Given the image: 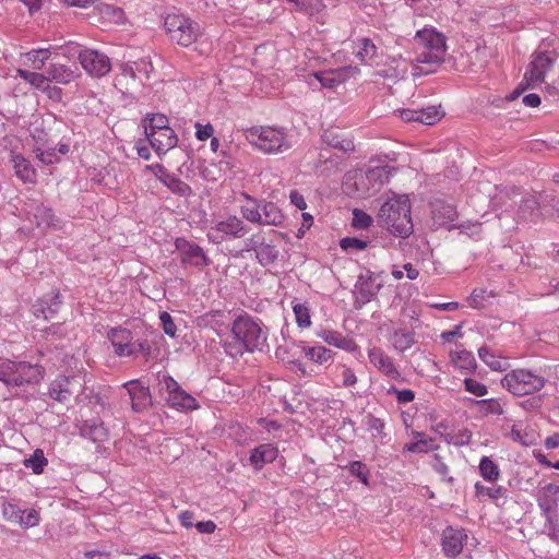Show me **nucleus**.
Instances as JSON below:
<instances>
[{
  "instance_id": "nucleus-1",
  "label": "nucleus",
  "mask_w": 559,
  "mask_h": 559,
  "mask_svg": "<svg viewBox=\"0 0 559 559\" xmlns=\"http://www.w3.org/2000/svg\"><path fill=\"white\" fill-rule=\"evenodd\" d=\"M234 340L224 343L225 353L237 358L245 353L262 350L266 345L269 330L263 322L248 313L239 314L231 325Z\"/></svg>"
},
{
  "instance_id": "nucleus-2",
  "label": "nucleus",
  "mask_w": 559,
  "mask_h": 559,
  "mask_svg": "<svg viewBox=\"0 0 559 559\" xmlns=\"http://www.w3.org/2000/svg\"><path fill=\"white\" fill-rule=\"evenodd\" d=\"M415 59L413 75H426L436 71L444 61L445 36L435 27L425 26L414 36Z\"/></svg>"
},
{
  "instance_id": "nucleus-3",
  "label": "nucleus",
  "mask_w": 559,
  "mask_h": 559,
  "mask_svg": "<svg viewBox=\"0 0 559 559\" xmlns=\"http://www.w3.org/2000/svg\"><path fill=\"white\" fill-rule=\"evenodd\" d=\"M378 222L393 236L407 238L414 229L411 201L406 194H393L380 207Z\"/></svg>"
},
{
  "instance_id": "nucleus-4",
  "label": "nucleus",
  "mask_w": 559,
  "mask_h": 559,
  "mask_svg": "<svg viewBox=\"0 0 559 559\" xmlns=\"http://www.w3.org/2000/svg\"><path fill=\"white\" fill-rule=\"evenodd\" d=\"M246 141L263 154L275 155L288 151L293 143L288 132L275 126H253L243 130Z\"/></svg>"
},
{
  "instance_id": "nucleus-5",
  "label": "nucleus",
  "mask_w": 559,
  "mask_h": 559,
  "mask_svg": "<svg viewBox=\"0 0 559 559\" xmlns=\"http://www.w3.org/2000/svg\"><path fill=\"white\" fill-rule=\"evenodd\" d=\"M45 377V369L38 364L25 360L0 359V381L8 388L38 384Z\"/></svg>"
},
{
  "instance_id": "nucleus-6",
  "label": "nucleus",
  "mask_w": 559,
  "mask_h": 559,
  "mask_svg": "<svg viewBox=\"0 0 559 559\" xmlns=\"http://www.w3.org/2000/svg\"><path fill=\"white\" fill-rule=\"evenodd\" d=\"M245 202L240 205V214L249 223L281 226L284 223L282 210L273 202L259 201L255 198L242 193Z\"/></svg>"
},
{
  "instance_id": "nucleus-7",
  "label": "nucleus",
  "mask_w": 559,
  "mask_h": 559,
  "mask_svg": "<svg viewBox=\"0 0 559 559\" xmlns=\"http://www.w3.org/2000/svg\"><path fill=\"white\" fill-rule=\"evenodd\" d=\"M171 41L189 47L201 36L200 25L183 14H167L164 22Z\"/></svg>"
},
{
  "instance_id": "nucleus-8",
  "label": "nucleus",
  "mask_w": 559,
  "mask_h": 559,
  "mask_svg": "<svg viewBox=\"0 0 559 559\" xmlns=\"http://www.w3.org/2000/svg\"><path fill=\"white\" fill-rule=\"evenodd\" d=\"M158 392L170 407L178 411H195L200 407L198 401L169 374L158 376Z\"/></svg>"
},
{
  "instance_id": "nucleus-9",
  "label": "nucleus",
  "mask_w": 559,
  "mask_h": 559,
  "mask_svg": "<svg viewBox=\"0 0 559 559\" xmlns=\"http://www.w3.org/2000/svg\"><path fill=\"white\" fill-rule=\"evenodd\" d=\"M63 49L64 55L70 57L78 53L79 61L82 68L91 75L95 78H102L106 75L111 69V62L107 55L94 50L83 49L81 50L79 45L68 43Z\"/></svg>"
},
{
  "instance_id": "nucleus-10",
  "label": "nucleus",
  "mask_w": 559,
  "mask_h": 559,
  "mask_svg": "<svg viewBox=\"0 0 559 559\" xmlns=\"http://www.w3.org/2000/svg\"><path fill=\"white\" fill-rule=\"evenodd\" d=\"M501 385L513 395L523 396L540 391L545 379L530 370L516 369L502 378Z\"/></svg>"
},
{
  "instance_id": "nucleus-11",
  "label": "nucleus",
  "mask_w": 559,
  "mask_h": 559,
  "mask_svg": "<svg viewBox=\"0 0 559 559\" xmlns=\"http://www.w3.org/2000/svg\"><path fill=\"white\" fill-rule=\"evenodd\" d=\"M108 338L114 347L115 354L119 357H131L139 353L150 354V346L145 341H133L130 330L117 328L111 329Z\"/></svg>"
},
{
  "instance_id": "nucleus-12",
  "label": "nucleus",
  "mask_w": 559,
  "mask_h": 559,
  "mask_svg": "<svg viewBox=\"0 0 559 559\" xmlns=\"http://www.w3.org/2000/svg\"><path fill=\"white\" fill-rule=\"evenodd\" d=\"M249 231V227L241 218L236 215H229L217 221L207 233L210 241L221 243L227 239L242 238Z\"/></svg>"
},
{
  "instance_id": "nucleus-13",
  "label": "nucleus",
  "mask_w": 559,
  "mask_h": 559,
  "mask_svg": "<svg viewBox=\"0 0 559 559\" xmlns=\"http://www.w3.org/2000/svg\"><path fill=\"white\" fill-rule=\"evenodd\" d=\"M245 250L254 251L258 262L262 266L273 264L278 258V250L276 246L267 240L264 231L252 234L245 240Z\"/></svg>"
},
{
  "instance_id": "nucleus-14",
  "label": "nucleus",
  "mask_w": 559,
  "mask_h": 559,
  "mask_svg": "<svg viewBox=\"0 0 559 559\" xmlns=\"http://www.w3.org/2000/svg\"><path fill=\"white\" fill-rule=\"evenodd\" d=\"M358 73L359 69L353 66L318 71L309 75L308 84L312 87H316L313 84V81H316L320 84L321 87L333 88L344 83L349 78L357 75Z\"/></svg>"
},
{
  "instance_id": "nucleus-15",
  "label": "nucleus",
  "mask_w": 559,
  "mask_h": 559,
  "mask_svg": "<svg viewBox=\"0 0 559 559\" xmlns=\"http://www.w3.org/2000/svg\"><path fill=\"white\" fill-rule=\"evenodd\" d=\"M175 248L179 253L182 265L200 269L210 264V259L206 257L203 249L193 241L182 237L177 238L175 240Z\"/></svg>"
},
{
  "instance_id": "nucleus-16",
  "label": "nucleus",
  "mask_w": 559,
  "mask_h": 559,
  "mask_svg": "<svg viewBox=\"0 0 559 559\" xmlns=\"http://www.w3.org/2000/svg\"><path fill=\"white\" fill-rule=\"evenodd\" d=\"M555 58L547 51H540L533 55V59L524 74V79L530 85L544 82L547 72L551 69Z\"/></svg>"
},
{
  "instance_id": "nucleus-17",
  "label": "nucleus",
  "mask_w": 559,
  "mask_h": 559,
  "mask_svg": "<svg viewBox=\"0 0 559 559\" xmlns=\"http://www.w3.org/2000/svg\"><path fill=\"white\" fill-rule=\"evenodd\" d=\"M467 540V533L464 528L448 526L442 532L441 546L442 551L448 558L457 557Z\"/></svg>"
},
{
  "instance_id": "nucleus-18",
  "label": "nucleus",
  "mask_w": 559,
  "mask_h": 559,
  "mask_svg": "<svg viewBox=\"0 0 559 559\" xmlns=\"http://www.w3.org/2000/svg\"><path fill=\"white\" fill-rule=\"evenodd\" d=\"M369 362L382 374L391 380L399 381L402 374L397 369L394 359L389 356L381 347H371L368 349Z\"/></svg>"
},
{
  "instance_id": "nucleus-19",
  "label": "nucleus",
  "mask_w": 559,
  "mask_h": 559,
  "mask_svg": "<svg viewBox=\"0 0 559 559\" xmlns=\"http://www.w3.org/2000/svg\"><path fill=\"white\" fill-rule=\"evenodd\" d=\"M432 217L436 224L439 226H447L449 225V228H459L462 233H467V229L472 226L474 228H479V224H471V223H462L459 225H452V223L457 217L456 209L452 204L448 203H437L432 211Z\"/></svg>"
},
{
  "instance_id": "nucleus-20",
  "label": "nucleus",
  "mask_w": 559,
  "mask_h": 559,
  "mask_svg": "<svg viewBox=\"0 0 559 559\" xmlns=\"http://www.w3.org/2000/svg\"><path fill=\"white\" fill-rule=\"evenodd\" d=\"M391 176V168L389 166H376L366 170L360 177L359 185L366 192L376 193L386 182Z\"/></svg>"
},
{
  "instance_id": "nucleus-21",
  "label": "nucleus",
  "mask_w": 559,
  "mask_h": 559,
  "mask_svg": "<svg viewBox=\"0 0 559 559\" xmlns=\"http://www.w3.org/2000/svg\"><path fill=\"white\" fill-rule=\"evenodd\" d=\"M127 389L132 409L135 413H140L148 408L152 404V396L150 393V389L143 384L139 380H130L123 384Z\"/></svg>"
},
{
  "instance_id": "nucleus-22",
  "label": "nucleus",
  "mask_w": 559,
  "mask_h": 559,
  "mask_svg": "<svg viewBox=\"0 0 559 559\" xmlns=\"http://www.w3.org/2000/svg\"><path fill=\"white\" fill-rule=\"evenodd\" d=\"M61 305L62 300L60 293L58 290H53L36 300L33 305V313L37 318L41 317L45 320H50L59 312Z\"/></svg>"
},
{
  "instance_id": "nucleus-23",
  "label": "nucleus",
  "mask_w": 559,
  "mask_h": 559,
  "mask_svg": "<svg viewBox=\"0 0 559 559\" xmlns=\"http://www.w3.org/2000/svg\"><path fill=\"white\" fill-rule=\"evenodd\" d=\"M152 148L158 156L166 154L177 145L178 138L174 129L153 131L146 136Z\"/></svg>"
},
{
  "instance_id": "nucleus-24",
  "label": "nucleus",
  "mask_w": 559,
  "mask_h": 559,
  "mask_svg": "<svg viewBox=\"0 0 559 559\" xmlns=\"http://www.w3.org/2000/svg\"><path fill=\"white\" fill-rule=\"evenodd\" d=\"M317 335L330 346H334L347 353H355L358 350V345L355 340L343 335L338 331L324 329L318 332Z\"/></svg>"
},
{
  "instance_id": "nucleus-25",
  "label": "nucleus",
  "mask_w": 559,
  "mask_h": 559,
  "mask_svg": "<svg viewBox=\"0 0 559 559\" xmlns=\"http://www.w3.org/2000/svg\"><path fill=\"white\" fill-rule=\"evenodd\" d=\"M74 382L73 377L56 378L49 385V396L61 403L69 401L74 393Z\"/></svg>"
},
{
  "instance_id": "nucleus-26",
  "label": "nucleus",
  "mask_w": 559,
  "mask_h": 559,
  "mask_svg": "<svg viewBox=\"0 0 559 559\" xmlns=\"http://www.w3.org/2000/svg\"><path fill=\"white\" fill-rule=\"evenodd\" d=\"M278 450L271 443H263L251 451L249 462L254 469L260 471L264 465L276 460Z\"/></svg>"
},
{
  "instance_id": "nucleus-27",
  "label": "nucleus",
  "mask_w": 559,
  "mask_h": 559,
  "mask_svg": "<svg viewBox=\"0 0 559 559\" xmlns=\"http://www.w3.org/2000/svg\"><path fill=\"white\" fill-rule=\"evenodd\" d=\"M11 162L13 164L15 176L24 183H35L37 179L36 169L31 162L21 154H13Z\"/></svg>"
},
{
  "instance_id": "nucleus-28",
  "label": "nucleus",
  "mask_w": 559,
  "mask_h": 559,
  "mask_svg": "<svg viewBox=\"0 0 559 559\" xmlns=\"http://www.w3.org/2000/svg\"><path fill=\"white\" fill-rule=\"evenodd\" d=\"M389 341L394 350L402 354L412 348L415 344V332L411 329L397 328L393 330Z\"/></svg>"
},
{
  "instance_id": "nucleus-29",
  "label": "nucleus",
  "mask_w": 559,
  "mask_h": 559,
  "mask_svg": "<svg viewBox=\"0 0 559 559\" xmlns=\"http://www.w3.org/2000/svg\"><path fill=\"white\" fill-rule=\"evenodd\" d=\"M80 435L93 442H103L107 439L108 432L99 419L93 418L82 423Z\"/></svg>"
},
{
  "instance_id": "nucleus-30",
  "label": "nucleus",
  "mask_w": 559,
  "mask_h": 559,
  "mask_svg": "<svg viewBox=\"0 0 559 559\" xmlns=\"http://www.w3.org/2000/svg\"><path fill=\"white\" fill-rule=\"evenodd\" d=\"M297 346L309 360L318 365H324L332 361L335 356L333 350L321 345L307 346L305 342H299Z\"/></svg>"
},
{
  "instance_id": "nucleus-31",
  "label": "nucleus",
  "mask_w": 559,
  "mask_h": 559,
  "mask_svg": "<svg viewBox=\"0 0 559 559\" xmlns=\"http://www.w3.org/2000/svg\"><path fill=\"white\" fill-rule=\"evenodd\" d=\"M354 55L362 64H371L378 55L374 43L367 37L357 38L354 41Z\"/></svg>"
},
{
  "instance_id": "nucleus-32",
  "label": "nucleus",
  "mask_w": 559,
  "mask_h": 559,
  "mask_svg": "<svg viewBox=\"0 0 559 559\" xmlns=\"http://www.w3.org/2000/svg\"><path fill=\"white\" fill-rule=\"evenodd\" d=\"M559 502V485L547 484L540 489L538 506L544 512H551Z\"/></svg>"
},
{
  "instance_id": "nucleus-33",
  "label": "nucleus",
  "mask_w": 559,
  "mask_h": 559,
  "mask_svg": "<svg viewBox=\"0 0 559 559\" xmlns=\"http://www.w3.org/2000/svg\"><path fill=\"white\" fill-rule=\"evenodd\" d=\"M47 75L49 78V82L53 81L58 84L66 85L74 81L79 74L75 70H72L64 64L51 63L47 69Z\"/></svg>"
},
{
  "instance_id": "nucleus-34",
  "label": "nucleus",
  "mask_w": 559,
  "mask_h": 559,
  "mask_svg": "<svg viewBox=\"0 0 559 559\" xmlns=\"http://www.w3.org/2000/svg\"><path fill=\"white\" fill-rule=\"evenodd\" d=\"M450 359L457 369L467 373L474 372L477 367L473 353L466 349L451 352Z\"/></svg>"
},
{
  "instance_id": "nucleus-35",
  "label": "nucleus",
  "mask_w": 559,
  "mask_h": 559,
  "mask_svg": "<svg viewBox=\"0 0 559 559\" xmlns=\"http://www.w3.org/2000/svg\"><path fill=\"white\" fill-rule=\"evenodd\" d=\"M478 356L479 359L486 364L491 370L495 371H504L508 369L509 364L508 361L497 355L490 347L488 346H481L478 348Z\"/></svg>"
},
{
  "instance_id": "nucleus-36",
  "label": "nucleus",
  "mask_w": 559,
  "mask_h": 559,
  "mask_svg": "<svg viewBox=\"0 0 559 559\" xmlns=\"http://www.w3.org/2000/svg\"><path fill=\"white\" fill-rule=\"evenodd\" d=\"M160 182L166 186L173 193L180 197H188L191 194V188L188 183L176 177L174 174L163 171L159 176Z\"/></svg>"
},
{
  "instance_id": "nucleus-37",
  "label": "nucleus",
  "mask_w": 559,
  "mask_h": 559,
  "mask_svg": "<svg viewBox=\"0 0 559 559\" xmlns=\"http://www.w3.org/2000/svg\"><path fill=\"white\" fill-rule=\"evenodd\" d=\"M145 136L157 130L170 129L169 119L163 114H147L143 119Z\"/></svg>"
},
{
  "instance_id": "nucleus-38",
  "label": "nucleus",
  "mask_w": 559,
  "mask_h": 559,
  "mask_svg": "<svg viewBox=\"0 0 559 559\" xmlns=\"http://www.w3.org/2000/svg\"><path fill=\"white\" fill-rule=\"evenodd\" d=\"M16 74L38 91L43 92L49 87L48 75L46 76L39 72H32L24 69H17Z\"/></svg>"
},
{
  "instance_id": "nucleus-39",
  "label": "nucleus",
  "mask_w": 559,
  "mask_h": 559,
  "mask_svg": "<svg viewBox=\"0 0 559 559\" xmlns=\"http://www.w3.org/2000/svg\"><path fill=\"white\" fill-rule=\"evenodd\" d=\"M382 285L377 283L372 277L362 278L358 281V293L361 299L367 302L378 295Z\"/></svg>"
},
{
  "instance_id": "nucleus-40",
  "label": "nucleus",
  "mask_w": 559,
  "mask_h": 559,
  "mask_svg": "<svg viewBox=\"0 0 559 559\" xmlns=\"http://www.w3.org/2000/svg\"><path fill=\"white\" fill-rule=\"evenodd\" d=\"M495 295L486 288H475L467 298L468 306L473 309H484Z\"/></svg>"
},
{
  "instance_id": "nucleus-41",
  "label": "nucleus",
  "mask_w": 559,
  "mask_h": 559,
  "mask_svg": "<svg viewBox=\"0 0 559 559\" xmlns=\"http://www.w3.org/2000/svg\"><path fill=\"white\" fill-rule=\"evenodd\" d=\"M364 424L368 431L371 432L373 439L383 440L385 437L384 427L385 423L381 418L367 414L364 418Z\"/></svg>"
},
{
  "instance_id": "nucleus-42",
  "label": "nucleus",
  "mask_w": 559,
  "mask_h": 559,
  "mask_svg": "<svg viewBox=\"0 0 559 559\" xmlns=\"http://www.w3.org/2000/svg\"><path fill=\"white\" fill-rule=\"evenodd\" d=\"M507 490L502 486H485L481 483L477 481L475 484V493L477 497H488L493 501H498L501 498L506 497Z\"/></svg>"
},
{
  "instance_id": "nucleus-43",
  "label": "nucleus",
  "mask_w": 559,
  "mask_h": 559,
  "mask_svg": "<svg viewBox=\"0 0 559 559\" xmlns=\"http://www.w3.org/2000/svg\"><path fill=\"white\" fill-rule=\"evenodd\" d=\"M438 448L439 445L435 443L432 438L425 437L424 439L406 443L403 451L412 453H427L429 451L437 450Z\"/></svg>"
},
{
  "instance_id": "nucleus-44",
  "label": "nucleus",
  "mask_w": 559,
  "mask_h": 559,
  "mask_svg": "<svg viewBox=\"0 0 559 559\" xmlns=\"http://www.w3.org/2000/svg\"><path fill=\"white\" fill-rule=\"evenodd\" d=\"M479 472L484 479L496 481L500 477L498 465L488 456H483L479 462Z\"/></svg>"
},
{
  "instance_id": "nucleus-45",
  "label": "nucleus",
  "mask_w": 559,
  "mask_h": 559,
  "mask_svg": "<svg viewBox=\"0 0 559 559\" xmlns=\"http://www.w3.org/2000/svg\"><path fill=\"white\" fill-rule=\"evenodd\" d=\"M47 464L48 460L45 457L41 449H36L28 459L24 460V466L31 468L37 475L44 472Z\"/></svg>"
},
{
  "instance_id": "nucleus-46",
  "label": "nucleus",
  "mask_w": 559,
  "mask_h": 559,
  "mask_svg": "<svg viewBox=\"0 0 559 559\" xmlns=\"http://www.w3.org/2000/svg\"><path fill=\"white\" fill-rule=\"evenodd\" d=\"M474 404L478 407L483 415H502L503 407L499 400L487 399V400H475Z\"/></svg>"
},
{
  "instance_id": "nucleus-47",
  "label": "nucleus",
  "mask_w": 559,
  "mask_h": 559,
  "mask_svg": "<svg viewBox=\"0 0 559 559\" xmlns=\"http://www.w3.org/2000/svg\"><path fill=\"white\" fill-rule=\"evenodd\" d=\"M34 217L36 219V224L38 227L46 228L55 226V215L52 213V210L45 206V205H38L35 209Z\"/></svg>"
},
{
  "instance_id": "nucleus-48",
  "label": "nucleus",
  "mask_w": 559,
  "mask_h": 559,
  "mask_svg": "<svg viewBox=\"0 0 559 559\" xmlns=\"http://www.w3.org/2000/svg\"><path fill=\"white\" fill-rule=\"evenodd\" d=\"M419 110V122L426 126L435 124L437 121H439L443 112L441 110L440 106H428L425 108H420Z\"/></svg>"
},
{
  "instance_id": "nucleus-49",
  "label": "nucleus",
  "mask_w": 559,
  "mask_h": 559,
  "mask_svg": "<svg viewBox=\"0 0 559 559\" xmlns=\"http://www.w3.org/2000/svg\"><path fill=\"white\" fill-rule=\"evenodd\" d=\"M346 468L352 476L358 478L365 486H369L370 469L365 463L353 461Z\"/></svg>"
},
{
  "instance_id": "nucleus-50",
  "label": "nucleus",
  "mask_w": 559,
  "mask_h": 559,
  "mask_svg": "<svg viewBox=\"0 0 559 559\" xmlns=\"http://www.w3.org/2000/svg\"><path fill=\"white\" fill-rule=\"evenodd\" d=\"M293 311L299 328L307 329L311 325L310 310L305 304L293 302Z\"/></svg>"
},
{
  "instance_id": "nucleus-51",
  "label": "nucleus",
  "mask_w": 559,
  "mask_h": 559,
  "mask_svg": "<svg viewBox=\"0 0 559 559\" xmlns=\"http://www.w3.org/2000/svg\"><path fill=\"white\" fill-rule=\"evenodd\" d=\"M49 57L50 50L47 48L33 49L26 53L27 60L32 62L33 68L36 70L43 69Z\"/></svg>"
},
{
  "instance_id": "nucleus-52",
  "label": "nucleus",
  "mask_w": 559,
  "mask_h": 559,
  "mask_svg": "<svg viewBox=\"0 0 559 559\" xmlns=\"http://www.w3.org/2000/svg\"><path fill=\"white\" fill-rule=\"evenodd\" d=\"M40 516L35 509L21 510L17 524L23 528L35 527L39 524Z\"/></svg>"
},
{
  "instance_id": "nucleus-53",
  "label": "nucleus",
  "mask_w": 559,
  "mask_h": 559,
  "mask_svg": "<svg viewBox=\"0 0 559 559\" xmlns=\"http://www.w3.org/2000/svg\"><path fill=\"white\" fill-rule=\"evenodd\" d=\"M289 3L294 4V10L297 12H302L307 14H313L314 12L320 10L322 7V0H316L317 3H313V0H286Z\"/></svg>"
},
{
  "instance_id": "nucleus-54",
  "label": "nucleus",
  "mask_w": 559,
  "mask_h": 559,
  "mask_svg": "<svg viewBox=\"0 0 559 559\" xmlns=\"http://www.w3.org/2000/svg\"><path fill=\"white\" fill-rule=\"evenodd\" d=\"M34 152L36 154L37 159L44 165L49 166L59 162L56 148L48 147L47 150H44L40 146H36L34 148Z\"/></svg>"
},
{
  "instance_id": "nucleus-55",
  "label": "nucleus",
  "mask_w": 559,
  "mask_h": 559,
  "mask_svg": "<svg viewBox=\"0 0 559 559\" xmlns=\"http://www.w3.org/2000/svg\"><path fill=\"white\" fill-rule=\"evenodd\" d=\"M373 218L365 211L355 209L353 211L352 225L356 229H367L371 226Z\"/></svg>"
},
{
  "instance_id": "nucleus-56",
  "label": "nucleus",
  "mask_w": 559,
  "mask_h": 559,
  "mask_svg": "<svg viewBox=\"0 0 559 559\" xmlns=\"http://www.w3.org/2000/svg\"><path fill=\"white\" fill-rule=\"evenodd\" d=\"M510 438L512 441L525 447L533 444V440L530 438V435L522 428V424H514L512 426Z\"/></svg>"
},
{
  "instance_id": "nucleus-57",
  "label": "nucleus",
  "mask_w": 559,
  "mask_h": 559,
  "mask_svg": "<svg viewBox=\"0 0 559 559\" xmlns=\"http://www.w3.org/2000/svg\"><path fill=\"white\" fill-rule=\"evenodd\" d=\"M464 388L467 392L478 397L485 396L488 393L487 386L473 378L464 379Z\"/></svg>"
},
{
  "instance_id": "nucleus-58",
  "label": "nucleus",
  "mask_w": 559,
  "mask_h": 559,
  "mask_svg": "<svg viewBox=\"0 0 559 559\" xmlns=\"http://www.w3.org/2000/svg\"><path fill=\"white\" fill-rule=\"evenodd\" d=\"M100 13L107 16L114 23H121L124 19V13L120 8L110 5V4H102Z\"/></svg>"
},
{
  "instance_id": "nucleus-59",
  "label": "nucleus",
  "mask_w": 559,
  "mask_h": 559,
  "mask_svg": "<svg viewBox=\"0 0 559 559\" xmlns=\"http://www.w3.org/2000/svg\"><path fill=\"white\" fill-rule=\"evenodd\" d=\"M336 370L340 372V377L342 380L343 386H352L356 384L357 377L352 368L345 366V365H337Z\"/></svg>"
},
{
  "instance_id": "nucleus-60",
  "label": "nucleus",
  "mask_w": 559,
  "mask_h": 559,
  "mask_svg": "<svg viewBox=\"0 0 559 559\" xmlns=\"http://www.w3.org/2000/svg\"><path fill=\"white\" fill-rule=\"evenodd\" d=\"M388 394H394L396 396V400L400 404H406L415 399V392L411 389H403L400 390L394 385H391L388 389Z\"/></svg>"
},
{
  "instance_id": "nucleus-61",
  "label": "nucleus",
  "mask_w": 559,
  "mask_h": 559,
  "mask_svg": "<svg viewBox=\"0 0 559 559\" xmlns=\"http://www.w3.org/2000/svg\"><path fill=\"white\" fill-rule=\"evenodd\" d=\"M159 320H160L164 333L170 337H175L176 332H177V326L173 320V317L167 311H163L159 314Z\"/></svg>"
},
{
  "instance_id": "nucleus-62",
  "label": "nucleus",
  "mask_w": 559,
  "mask_h": 559,
  "mask_svg": "<svg viewBox=\"0 0 559 559\" xmlns=\"http://www.w3.org/2000/svg\"><path fill=\"white\" fill-rule=\"evenodd\" d=\"M340 246L345 251L364 250L367 247V242L362 239L345 237L341 240Z\"/></svg>"
},
{
  "instance_id": "nucleus-63",
  "label": "nucleus",
  "mask_w": 559,
  "mask_h": 559,
  "mask_svg": "<svg viewBox=\"0 0 559 559\" xmlns=\"http://www.w3.org/2000/svg\"><path fill=\"white\" fill-rule=\"evenodd\" d=\"M21 510L16 504L7 503L3 504L2 515L8 522L17 524Z\"/></svg>"
},
{
  "instance_id": "nucleus-64",
  "label": "nucleus",
  "mask_w": 559,
  "mask_h": 559,
  "mask_svg": "<svg viewBox=\"0 0 559 559\" xmlns=\"http://www.w3.org/2000/svg\"><path fill=\"white\" fill-rule=\"evenodd\" d=\"M432 468L441 475L444 479H447L449 483L453 481V478L448 476L449 474V467L448 465L442 461L441 456L436 454L433 456L432 461Z\"/></svg>"
}]
</instances>
